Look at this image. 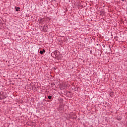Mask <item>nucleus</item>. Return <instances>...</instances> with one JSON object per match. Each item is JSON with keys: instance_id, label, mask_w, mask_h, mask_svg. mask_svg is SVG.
Wrapping results in <instances>:
<instances>
[{"instance_id": "f03ea898", "label": "nucleus", "mask_w": 127, "mask_h": 127, "mask_svg": "<svg viewBox=\"0 0 127 127\" xmlns=\"http://www.w3.org/2000/svg\"><path fill=\"white\" fill-rule=\"evenodd\" d=\"M15 10H16V11H19V9H20V7H15Z\"/></svg>"}, {"instance_id": "20e7f679", "label": "nucleus", "mask_w": 127, "mask_h": 127, "mask_svg": "<svg viewBox=\"0 0 127 127\" xmlns=\"http://www.w3.org/2000/svg\"><path fill=\"white\" fill-rule=\"evenodd\" d=\"M40 54H43V51H40Z\"/></svg>"}, {"instance_id": "f257e3e1", "label": "nucleus", "mask_w": 127, "mask_h": 127, "mask_svg": "<svg viewBox=\"0 0 127 127\" xmlns=\"http://www.w3.org/2000/svg\"><path fill=\"white\" fill-rule=\"evenodd\" d=\"M43 21H44V20L42 18H40L39 19V22L40 23H41V24L43 23Z\"/></svg>"}, {"instance_id": "39448f33", "label": "nucleus", "mask_w": 127, "mask_h": 127, "mask_svg": "<svg viewBox=\"0 0 127 127\" xmlns=\"http://www.w3.org/2000/svg\"><path fill=\"white\" fill-rule=\"evenodd\" d=\"M42 51H43V53H45V50L43 49Z\"/></svg>"}, {"instance_id": "7ed1b4c3", "label": "nucleus", "mask_w": 127, "mask_h": 127, "mask_svg": "<svg viewBox=\"0 0 127 127\" xmlns=\"http://www.w3.org/2000/svg\"><path fill=\"white\" fill-rule=\"evenodd\" d=\"M48 99H49V100H51L52 97L51 96H49L48 97Z\"/></svg>"}, {"instance_id": "423d86ee", "label": "nucleus", "mask_w": 127, "mask_h": 127, "mask_svg": "<svg viewBox=\"0 0 127 127\" xmlns=\"http://www.w3.org/2000/svg\"><path fill=\"white\" fill-rule=\"evenodd\" d=\"M123 0V1H124V0Z\"/></svg>"}]
</instances>
